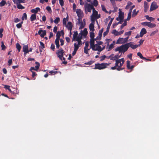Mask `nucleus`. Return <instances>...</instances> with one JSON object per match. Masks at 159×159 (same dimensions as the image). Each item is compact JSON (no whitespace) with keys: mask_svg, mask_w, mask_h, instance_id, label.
I'll return each instance as SVG.
<instances>
[{"mask_svg":"<svg viewBox=\"0 0 159 159\" xmlns=\"http://www.w3.org/2000/svg\"><path fill=\"white\" fill-rule=\"evenodd\" d=\"M125 61L123 58L120 59L116 60V62L115 65L118 68L119 70H122L124 69L123 65Z\"/></svg>","mask_w":159,"mask_h":159,"instance_id":"7ed1b4c3","label":"nucleus"},{"mask_svg":"<svg viewBox=\"0 0 159 159\" xmlns=\"http://www.w3.org/2000/svg\"><path fill=\"white\" fill-rule=\"evenodd\" d=\"M130 66H130V61H127V65H126V66H127V68L129 69Z\"/></svg>","mask_w":159,"mask_h":159,"instance_id":"8fccbe9b","label":"nucleus"},{"mask_svg":"<svg viewBox=\"0 0 159 159\" xmlns=\"http://www.w3.org/2000/svg\"><path fill=\"white\" fill-rule=\"evenodd\" d=\"M78 21L77 22V25H78L80 29H81L84 28L85 25V20L84 19L83 21L81 18H78L77 19Z\"/></svg>","mask_w":159,"mask_h":159,"instance_id":"9d476101","label":"nucleus"},{"mask_svg":"<svg viewBox=\"0 0 159 159\" xmlns=\"http://www.w3.org/2000/svg\"><path fill=\"white\" fill-rule=\"evenodd\" d=\"M84 11L86 14H87L88 12H91V11L94 8L93 6L90 3H86L84 4Z\"/></svg>","mask_w":159,"mask_h":159,"instance_id":"423d86ee","label":"nucleus"},{"mask_svg":"<svg viewBox=\"0 0 159 159\" xmlns=\"http://www.w3.org/2000/svg\"><path fill=\"white\" fill-rule=\"evenodd\" d=\"M13 2L16 4H20L21 3H25V0H14Z\"/></svg>","mask_w":159,"mask_h":159,"instance_id":"c756f323","label":"nucleus"},{"mask_svg":"<svg viewBox=\"0 0 159 159\" xmlns=\"http://www.w3.org/2000/svg\"><path fill=\"white\" fill-rule=\"evenodd\" d=\"M59 3L61 7H62L64 5V1L63 0H59Z\"/></svg>","mask_w":159,"mask_h":159,"instance_id":"bf43d9fd","label":"nucleus"},{"mask_svg":"<svg viewBox=\"0 0 159 159\" xmlns=\"http://www.w3.org/2000/svg\"><path fill=\"white\" fill-rule=\"evenodd\" d=\"M132 32L131 31H129L128 32H126L125 33V35L130 36Z\"/></svg>","mask_w":159,"mask_h":159,"instance_id":"13d9d810","label":"nucleus"},{"mask_svg":"<svg viewBox=\"0 0 159 159\" xmlns=\"http://www.w3.org/2000/svg\"><path fill=\"white\" fill-rule=\"evenodd\" d=\"M158 32V30H156L152 32L150 34L151 36H153L154 35L157 33Z\"/></svg>","mask_w":159,"mask_h":159,"instance_id":"5fc2aeb1","label":"nucleus"},{"mask_svg":"<svg viewBox=\"0 0 159 159\" xmlns=\"http://www.w3.org/2000/svg\"><path fill=\"white\" fill-rule=\"evenodd\" d=\"M124 32V30H122L120 31H117L116 30H112V33L115 36L119 35L122 34Z\"/></svg>","mask_w":159,"mask_h":159,"instance_id":"f3484780","label":"nucleus"},{"mask_svg":"<svg viewBox=\"0 0 159 159\" xmlns=\"http://www.w3.org/2000/svg\"><path fill=\"white\" fill-rule=\"evenodd\" d=\"M105 48V46H100L97 44H95V45L93 47L91 48L93 50L97 51L98 52L97 53L98 54H99V53L102 51Z\"/></svg>","mask_w":159,"mask_h":159,"instance_id":"1a4fd4ad","label":"nucleus"},{"mask_svg":"<svg viewBox=\"0 0 159 159\" xmlns=\"http://www.w3.org/2000/svg\"><path fill=\"white\" fill-rule=\"evenodd\" d=\"M101 7L102 8V10L103 11H105V12H107V11L106 8H105V7L104 5H101Z\"/></svg>","mask_w":159,"mask_h":159,"instance_id":"052dcab7","label":"nucleus"},{"mask_svg":"<svg viewBox=\"0 0 159 159\" xmlns=\"http://www.w3.org/2000/svg\"><path fill=\"white\" fill-rule=\"evenodd\" d=\"M115 44V41H114L112 42V43H111L108 47H107L106 48H108V51H109L112 49L114 47V45Z\"/></svg>","mask_w":159,"mask_h":159,"instance_id":"393cba45","label":"nucleus"},{"mask_svg":"<svg viewBox=\"0 0 159 159\" xmlns=\"http://www.w3.org/2000/svg\"><path fill=\"white\" fill-rule=\"evenodd\" d=\"M57 73V71L54 70H51L49 71V73L51 74H55Z\"/></svg>","mask_w":159,"mask_h":159,"instance_id":"e2e57ef3","label":"nucleus"},{"mask_svg":"<svg viewBox=\"0 0 159 159\" xmlns=\"http://www.w3.org/2000/svg\"><path fill=\"white\" fill-rule=\"evenodd\" d=\"M77 16L79 17L78 18L82 19L84 16V13L83 11L80 9H77L75 10V11Z\"/></svg>","mask_w":159,"mask_h":159,"instance_id":"ddd939ff","label":"nucleus"},{"mask_svg":"<svg viewBox=\"0 0 159 159\" xmlns=\"http://www.w3.org/2000/svg\"><path fill=\"white\" fill-rule=\"evenodd\" d=\"M112 20H113V19H111V20L108 24V26H107V31H106L105 32L103 33V35L104 36H105L108 33L109 31V28L110 27V26L111 25V23L112 22Z\"/></svg>","mask_w":159,"mask_h":159,"instance_id":"dca6fc26","label":"nucleus"},{"mask_svg":"<svg viewBox=\"0 0 159 159\" xmlns=\"http://www.w3.org/2000/svg\"><path fill=\"white\" fill-rule=\"evenodd\" d=\"M106 56H105V55H103V56H102L101 57H100V60L101 61H102L103 60H104L106 58Z\"/></svg>","mask_w":159,"mask_h":159,"instance_id":"0e129e2a","label":"nucleus"},{"mask_svg":"<svg viewBox=\"0 0 159 159\" xmlns=\"http://www.w3.org/2000/svg\"><path fill=\"white\" fill-rule=\"evenodd\" d=\"M142 25L144 26H147L149 28H153L156 27V25L155 24H153L150 22H142Z\"/></svg>","mask_w":159,"mask_h":159,"instance_id":"9b49d317","label":"nucleus"},{"mask_svg":"<svg viewBox=\"0 0 159 159\" xmlns=\"http://www.w3.org/2000/svg\"><path fill=\"white\" fill-rule=\"evenodd\" d=\"M137 55L141 59H146V58L143 57V56H142V54L140 52H138L137 53Z\"/></svg>","mask_w":159,"mask_h":159,"instance_id":"a19ab883","label":"nucleus"},{"mask_svg":"<svg viewBox=\"0 0 159 159\" xmlns=\"http://www.w3.org/2000/svg\"><path fill=\"white\" fill-rule=\"evenodd\" d=\"M91 48V47L89 48V43L88 42H86L85 43V46L84 47V52L86 54H89V51Z\"/></svg>","mask_w":159,"mask_h":159,"instance_id":"f8f14e48","label":"nucleus"},{"mask_svg":"<svg viewBox=\"0 0 159 159\" xmlns=\"http://www.w3.org/2000/svg\"><path fill=\"white\" fill-rule=\"evenodd\" d=\"M121 55H116L112 57L111 59V60L114 61L115 60L116 61V60H118L117 59L120 57Z\"/></svg>","mask_w":159,"mask_h":159,"instance_id":"cd10ccee","label":"nucleus"},{"mask_svg":"<svg viewBox=\"0 0 159 159\" xmlns=\"http://www.w3.org/2000/svg\"><path fill=\"white\" fill-rule=\"evenodd\" d=\"M8 65L9 66H11L12 63V59H11L9 60L8 61Z\"/></svg>","mask_w":159,"mask_h":159,"instance_id":"774afa93","label":"nucleus"},{"mask_svg":"<svg viewBox=\"0 0 159 159\" xmlns=\"http://www.w3.org/2000/svg\"><path fill=\"white\" fill-rule=\"evenodd\" d=\"M68 30H69L71 33V31L72 29L73 25L70 22H68L67 24L66 25Z\"/></svg>","mask_w":159,"mask_h":159,"instance_id":"412c9836","label":"nucleus"},{"mask_svg":"<svg viewBox=\"0 0 159 159\" xmlns=\"http://www.w3.org/2000/svg\"><path fill=\"white\" fill-rule=\"evenodd\" d=\"M64 52L63 50L61 48L60 49L57 53L58 57L61 60H62V56H63Z\"/></svg>","mask_w":159,"mask_h":159,"instance_id":"2eb2a0df","label":"nucleus"},{"mask_svg":"<svg viewBox=\"0 0 159 159\" xmlns=\"http://www.w3.org/2000/svg\"><path fill=\"white\" fill-rule=\"evenodd\" d=\"M139 12V11H136L135 9L133 11L132 16L134 17L135 16L138 14Z\"/></svg>","mask_w":159,"mask_h":159,"instance_id":"f704fd0d","label":"nucleus"},{"mask_svg":"<svg viewBox=\"0 0 159 159\" xmlns=\"http://www.w3.org/2000/svg\"><path fill=\"white\" fill-rule=\"evenodd\" d=\"M144 11L145 12H146L148 10V8L149 6L148 4V3L146 2H144Z\"/></svg>","mask_w":159,"mask_h":159,"instance_id":"c85d7f7f","label":"nucleus"},{"mask_svg":"<svg viewBox=\"0 0 159 159\" xmlns=\"http://www.w3.org/2000/svg\"><path fill=\"white\" fill-rule=\"evenodd\" d=\"M35 64H36V66H35V70H37L39 68L40 66V64L38 62H36Z\"/></svg>","mask_w":159,"mask_h":159,"instance_id":"37998d69","label":"nucleus"},{"mask_svg":"<svg viewBox=\"0 0 159 159\" xmlns=\"http://www.w3.org/2000/svg\"><path fill=\"white\" fill-rule=\"evenodd\" d=\"M135 7L134 5L131 6V7H130V9L129 10V11L128 15V17L127 18V20H129L131 17V12L132 11L133 9Z\"/></svg>","mask_w":159,"mask_h":159,"instance_id":"a211bd4d","label":"nucleus"},{"mask_svg":"<svg viewBox=\"0 0 159 159\" xmlns=\"http://www.w3.org/2000/svg\"><path fill=\"white\" fill-rule=\"evenodd\" d=\"M121 22L120 21L119 22H118L117 23H116L113 24V28H115V27L118 24H121Z\"/></svg>","mask_w":159,"mask_h":159,"instance_id":"4d7b16f0","label":"nucleus"},{"mask_svg":"<svg viewBox=\"0 0 159 159\" xmlns=\"http://www.w3.org/2000/svg\"><path fill=\"white\" fill-rule=\"evenodd\" d=\"M73 11H75V10H76V6L75 3H74L73 4Z\"/></svg>","mask_w":159,"mask_h":159,"instance_id":"69168bd1","label":"nucleus"},{"mask_svg":"<svg viewBox=\"0 0 159 159\" xmlns=\"http://www.w3.org/2000/svg\"><path fill=\"white\" fill-rule=\"evenodd\" d=\"M93 6L97 7L98 5V2L97 0H93L92 3Z\"/></svg>","mask_w":159,"mask_h":159,"instance_id":"e433bc0d","label":"nucleus"},{"mask_svg":"<svg viewBox=\"0 0 159 159\" xmlns=\"http://www.w3.org/2000/svg\"><path fill=\"white\" fill-rule=\"evenodd\" d=\"M110 63H103L101 64H96L94 67L95 69L102 70L106 68L107 66H109Z\"/></svg>","mask_w":159,"mask_h":159,"instance_id":"6e6552de","label":"nucleus"},{"mask_svg":"<svg viewBox=\"0 0 159 159\" xmlns=\"http://www.w3.org/2000/svg\"><path fill=\"white\" fill-rule=\"evenodd\" d=\"M89 28L90 30L92 31H93L94 30V25L93 23H91L90 24Z\"/></svg>","mask_w":159,"mask_h":159,"instance_id":"72a5a7b5","label":"nucleus"},{"mask_svg":"<svg viewBox=\"0 0 159 159\" xmlns=\"http://www.w3.org/2000/svg\"><path fill=\"white\" fill-rule=\"evenodd\" d=\"M28 46L27 45H24L23 47V50L24 52V55H25L29 52Z\"/></svg>","mask_w":159,"mask_h":159,"instance_id":"6ab92c4d","label":"nucleus"},{"mask_svg":"<svg viewBox=\"0 0 159 159\" xmlns=\"http://www.w3.org/2000/svg\"><path fill=\"white\" fill-rule=\"evenodd\" d=\"M40 9L39 7H37L35 9H33L31 10V12L32 13H34V14H36L37 13L38 11H40Z\"/></svg>","mask_w":159,"mask_h":159,"instance_id":"bb28decb","label":"nucleus"},{"mask_svg":"<svg viewBox=\"0 0 159 159\" xmlns=\"http://www.w3.org/2000/svg\"><path fill=\"white\" fill-rule=\"evenodd\" d=\"M103 31V28L99 31L98 32V35H99L100 36H102V34Z\"/></svg>","mask_w":159,"mask_h":159,"instance_id":"3c124183","label":"nucleus"},{"mask_svg":"<svg viewBox=\"0 0 159 159\" xmlns=\"http://www.w3.org/2000/svg\"><path fill=\"white\" fill-rule=\"evenodd\" d=\"M139 46V45H134L132 42H130L117 47L115 49V51L116 52L118 51L119 53H124L127 50L129 47L133 49H135Z\"/></svg>","mask_w":159,"mask_h":159,"instance_id":"f257e3e1","label":"nucleus"},{"mask_svg":"<svg viewBox=\"0 0 159 159\" xmlns=\"http://www.w3.org/2000/svg\"><path fill=\"white\" fill-rule=\"evenodd\" d=\"M2 45H1V47H2V50H4L6 48V46L4 45V43L3 42H2L1 43Z\"/></svg>","mask_w":159,"mask_h":159,"instance_id":"09e8293b","label":"nucleus"},{"mask_svg":"<svg viewBox=\"0 0 159 159\" xmlns=\"http://www.w3.org/2000/svg\"><path fill=\"white\" fill-rule=\"evenodd\" d=\"M90 36L91 39H93L94 37V34L93 31H92L90 33Z\"/></svg>","mask_w":159,"mask_h":159,"instance_id":"a18cd8bd","label":"nucleus"},{"mask_svg":"<svg viewBox=\"0 0 159 159\" xmlns=\"http://www.w3.org/2000/svg\"><path fill=\"white\" fill-rule=\"evenodd\" d=\"M68 20V19L66 18H64L63 20V24L64 25H66V21Z\"/></svg>","mask_w":159,"mask_h":159,"instance_id":"49530a36","label":"nucleus"},{"mask_svg":"<svg viewBox=\"0 0 159 159\" xmlns=\"http://www.w3.org/2000/svg\"><path fill=\"white\" fill-rule=\"evenodd\" d=\"M38 34L40 35L42 37H43L46 34V31L45 30H39L38 32Z\"/></svg>","mask_w":159,"mask_h":159,"instance_id":"aec40b11","label":"nucleus"},{"mask_svg":"<svg viewBox=\"0 0 159 159\" xmlns=\"http://www.w3.org/2000/svg\"><path fill=\"white\" fill-rule=\"evenodd\" d=\"M111 70H116L118 71H119V70L118 69V68L117 67V66H116V65H115V66H114L113 67H111Z\"/></svg>","mask_w":159,"mask_h":159,"instance_id":"603ef678","label":"nucleus"},{"mask_svg":"<svg viewBox=\"0 0 159 159\" xmlns=\"http://www.w3.org/2000/svg\"><path fill=\"white\" fill-rule=\"evenodd\" d=\"M46 10L48 11V12L50 13H51L52 12V11L51 10V8L49 6H47L46 7Z\"/></svg>","mask_w":159,"mask_h":159,"instance_id":"de8ad7c7","label":"nucleus"},{"mask_svg":"<svg viewBox=\"0 0 159 159\" xmlns=\"http://www.w3.org/2000/svg\"><path fill=\"white\" fill-rule=\"evenodd\" d=\"M10 88V86H8V85H5L4 86V88H6V89H7L8 90L12 93H14L12 92L11 89Z\"/></svg>","mask_w":159,"mask_h":159,"instance_id":"4c0bfd02","label":"nucleus"},{"mask_svg":"<svg viewBox=\"0 0 159 159\" xmlns=\"http://www.w3.org/2000/svg\"><path fill=\"white\" fill-rule=\"evenodd\" d=\"M147 33V31L146 29L144 28H142L140 33L139 36L140 37H142L143 35Z\"/></svg>","mask_w":159,"mask_h":159,"instance_id":"5701e85b","label":"nucleus"},{"mask_svg":"<svg viewBox=\"0 0 159 159\" xmlns=\"http://www.w3.org/2000/svg\"><path fill=\"white\" fill-rule=\"evenodd\" d=\"M36 18V14H32L30 17V20L31 21L34 20Z\"/></svg>","mask_w":159,"mask_h":159,"instance_id":"7c9ffc66","label":"nucleus"},{"mask_svg":"<svg viewBox=\"0 0 159 159\" xmlns=\"http://www.w3.org/2000/svg\"><path fill=\"white\" fill-rule=\"evenodd\" d=\"M77 33H74L73 35L72 41H77V42L75 43L74 44V51L72 53L73 56H74L77 50L82 44V41L80 40V39L76 38V37H77Z\"/></svg>","mask_w":159,"mask_h":159,"instance_id":"f03ea898","label":"nucleus"},{"mask_svg":"<svg viewBox=\"0 0 159 159\" xmlns=\"http://www.w3.org/2000/svg\"><path fill=\"white\" fill-rule=\"evenodd\" d=\"M126 20H127V19L124 21V23L121 25V26H120V29H121V30L122 29L124 26H125L126 25H127V22H126Z\"/></svg>","mask_w":159,"mask_h":159,"instance_id":"ea45409f","label":"nucleus"},{"mask_svg":"<svg viewBox=\"0 0 159 159\" xmlns=\"http://www.w3.org/2000/svg\"><path fill=\"white\" fill-rule=\"evenodd\" d=\"M158 7V6L157 5L156 2H153L152 3L150 9V11H152L154 10Z\"/></svg>","mask_w":159,"mask_h":159,"instance_id":"4468645a","label":"nucleus"},{"mask_svg":"<svg viewBox=\"0 0 159 159\" xmlns=\"http://www.w3.org/2000/svg\"><path fill=\"white\" fill-rule=\"evenodd\" d=\"M16 48L19 52H20L21 49V46L19 43H17L16 44Z\"/></svg>","mask_w":159,"mask_h":159,"instance_id":"79ce46f5","label":"nucleus"},{"mask_svg":"<svg viewBox=\"0 0 159 159\" xmlns=\"http://www.w3.org/2000/svg\"><path fill=\"white\" fill-rule=\"evenodd\" d=\"M103 42L101 41H99L96 44L97 45H99L100 46H104V45H103Z\"/></svg>","mask_w":159,"mask_h":159,"instance_id":"680f3d73","label":"nucleus"},{"mask_svg":"<svg viewBox=\"0 0 159 159\" xmlns=\"http://www.w3.org/2000/svg\"><path fill=\"white\" fill-rule=\"evenodd\" d=\"M6 3L5 1H2L1 2H0V6L2 7L4 6Z\"/></svg>","mask_w":159,"mask_h":159,"instance_id":"864d4df0","label":"nucleus"},{"mask_svg":"<svg viewBox=\"0 0 159 159\" xmlns=\"http://www.w3.org/2000/svg\"><path fill=\"white\" fill-rule=\"evenodd\" d=\"M96 40L95 39H91L90 41V47L92 48L95 45V40Z\"/></svg>","mask_w":159,"mask_h":159,"instance_id":"a878e982","label":"nucleus"},{"mask_svg":"<svg viewBox=\"0 0 159 159\" xmlns=\"http://www.w3.org/2000/svg\"><path fill=\"white\" fill-rule=\"evenodd\" d=\"M132 5V2H127V5L125 8V9H130V7H131V6Z\"/></svg>","mask_w":159,"mask_h":159,"instance_id":"473e14b6","label":"nucleus"},{"mask_svg":"<svg viewBox=\"0 0 159 159\" xmlns=\"http://www.w3.org/2000/svg\"><path fill=\"white\" fill-rule=\"evenodd\" d=\"M3 30L2 28L0 29V38H2V32H3Z\"/></svg>","mask_w":159,"mask_h":159,"instance_id":"6e6d98bb","label":"nucleus"},{"mask_svg":"<svg viewBox=\"0 0 159 159\" xmlns=\"http://www.w3.org/2000/svg\"><path fill=\"white\" fill-rule=\"evenodd\" d=\"M125 42L124 40V39L122 38H120L117 40L116 43L117 44H122L125 43Z\"/></svg>","mask_w":159,"mask_h":159,"instance_id":"4be33fe9","label":"nucleus"},{"mask_svg":"<svg viewBox=\"0 0 159 159\" xmlns=\"http://www.w3.org/2000/svg\"><path fill=\"white\" fill-rule=\"evenodd\" d=\"M22 20H24V19L26 20L27 19V14L26 13H24L22 17Z\"/></svg>","mask_w":159,"mask_h":159,"instance_id":"c03bdc74","label":"nucleus"},{"mask_svg":"<svg viewBox=\"0 0 159 159\" xmlns=\"http://www.w3.org/2000/svg\"><path fill=\"white\" fill-rule=\"evenodd\" d=\"M16 26L18 28H20L22 26L21 23H19L16 25Z\"/></svg>","mask_w":159,"mask_h":159,"instance_id":"338daca9","label":"nucleus"},{"mask_svg":"<svg viewBox=\"0 0 159 159\" xmlns=\"http://www.w3.org/2000/svg\"><path fill=\"white\" fill-rule=\"evenodd\" d=\"M124 18V13H119V15L118 18H116V20H120L121 22V21Z\"/></svg>","mask_w":159,"mask_h":159,"instance_id":"b1692460","label":"nucleus"},{"mask_svg":"<svg viewBox=\"0 0 159 159\" xmlns=\"http://www.w3.org/2000/svg\"><path fill=\"white\" fill-rule=\"evenodd\" d=\"M77 33L76 38L80 39L81 40L82 38H86L88 34L87 29L86 28L84 29L83 31L81 30L80 33L79 34L78 36L77 31L74 32V33Z\"/></svg>","mask_w":159,"mask_h":159,"instance_id":"20e7f679","label":"nucleus"},{"mask_svg":"<svg viewBox=\"0 0 159 159\" xmlns=\"http://www.w3.org/2000/svg\"><path fill=\"white\" fill-rule=\"evenodd\" d=\"M17 4V7L19 9H24L25 8V7L22 6L20 4Z\"/></svg>","mask_w":159,"mask_h":159,"instance_id":"c9c22d12","label":"nucleus"},{"mask_svg":"<svg viewBox=\"0 0 159 159\" xmlns=\"http://www.w3.org/2000/svg\"><path fill=\"white\" fill-rule=\"evenodd\" d=\"M60 20V18L59 17H57L54 20V22L56 24H57L59 22Z\"/></svg>","mask_w":159,"mask_h":159,"instance_id":"58836bf2","label":"nucleus"},{"mask_svg":"<svg viewBox=\"0 0 159 159\" xmlns=\"http://www.w3.org/2000/svg\"><path fill=\"white\" fill-rule=\"evenodd\" d=\"M92 11L93 13L90 16V18L91 20L94 21L96 19H98L100 18V15L98 14V12L95 10V8Z\"/></svg>","mask_w":159,"mask_h":159,"instance_id":"0eeeda50","label":"nucleus"},{"mask_svg":"<svg viewBox=\"0 0 159 159\" xmlns=\"http://www.w3.org/2000/svg\"><path fill=\"white\" fill-rule=\"evenodd\" d=\"M61 35H64V32L63 30H61V31H58L56 35V38L55 40V43L56 46V47L57 48H58L60 46L59 41Z\"/></svg>","mask_w":159,"mask_h":159,"instance_id":"39448f33","label":"nucleus"},{"mask_svg":"<svg viewBox=\"0 0 159 159\" xmlns=\"http://www.w3.org/2000/svg\"><path fill=\"white\" fill-rule=\"evenodd\" d=\"M145 17L147 20L150 21H153L155 20V19L154 18L152 17H149L148 15L146 16Z\"/></svg>","mask_w":159,"mask_h":159,"instance_id":"2f4dec72","label":"nucleus"}]
</instances>
